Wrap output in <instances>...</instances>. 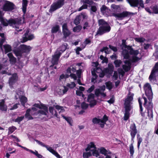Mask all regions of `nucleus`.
I'll list each match as a JSON object with an SVG mask.
<instances>
[{
    "instance_id": "obj_1",
    "label": "nucleus",
    "mask_w": 158,
    "mask_h": 158,
    "mask_svg": "<svg viewBox=\"0 0 158 158\" xmlns=\"http://www.w3.org/2000/svg\"><path fill=\"white\" fill-rule=\"evenodd\" d=\"M124 47L125 49L122 52L124 58L129 60L124 61L125 64L123 65V68L125 71H127L130 69L131 62H136L140 60L138 56L140 53L138 50H134L131 46L125 45Z\"/></svg>"
},
{
    "instance_id": "obj_2",
    "label": "nucleus",
    "mask_w": 158,
    "mask_h": 158,
    "mask_svg": "<svg viewBox=\"0 0 158 158\" xmlns=\"http://www.w3.org/2000/svg\"><path fill=\"white\" fill-rule=\"evenodd\" d=\"M99 27L97 31L96 35H101L104 33L109 32L110 27L109 24L103 19H99L98 21Z\"/></svg>"
},
{
    "instance_id": "obj_3",
    "label": "nucleus",
    "mask_w": 158,
    "mask_h": 158,
    "mask_svg": "<svg viewBox=\"0 0 158 158\" xmlns=\"http://www.w3.org/2000/svg\"><path fill=\"white\" fill-rule=\"evenodd\" d=\"M133 94H129L125 101V113L124 118L125 120H127L129 118V111L131 108V102L133 99Z\"/></svg>"
},
{
    "instance_id": "obj_4",
    "label": "nucleus",
    "mask_w": 158,
    "mask_h": 158,
    "mask_svg": "<svg viewBox=\"0 0 158 158\" xmlns=\"http://www.w3.org/2000/svg\"><path fill=\"white\" fill-rule=\"evenodd\" d=\"M1 23L4 26H7L8 24L11 26H15L16 28L19 27L18 26L21 23V20H19L18 19H10L7 20L6 19H4L3 17L2 19L0 20Z\"/></svg>"
},
{
    "instance_id": "obj_5",
    "label": "nucleus",
    "mask_w": 158,
    "mask_h": 158,
    "mask_svg": "<svg viewBox=\"0 0 158 158\" xmlns=\"http://www.w3.org/2000/svg\"><path fill=\"white\" fill-rule=\"evenodd\" d=\"M0 36L1 37V39H0V47L2 51H3L4 49V52L5 54H6L11 51V47L9 44H5L2 46L5 40L4 34L3 33H0Z\"/></svg>"
},
{
    "instance_id": "obj_6",
    "label": "nucleus",
    "mask_w": 158,
    "mask_h": 158,
    "mask_svg": "<svg viewBox=\"0 0 158 158\" xmlns=\"http://www.w3.org/2000/svg\"><path fill=\"white\" fill-rule=\"evenodd\" d=\"M1 2H2L3 4L2 9L4 11H11L15 8V5L9 1L3 0Z\"/></svg>"
},
{
    "instance_id": "obj_7",
    "label": "nucleus",
    "mask_w": 158,
    "mask_h": 158,
    "mask_svg": "<svg viewBox=\"0 0 158 158\" xmlns=\"http://www.w3.org/2000/svg\"><path fill=\"white\" fill-rule=\"evenodd\" d=\"M86 152L89 151L93 156L98 157L99 156L98 151L94 143L91 142L88 144L87 148L85 149Z\"/></svg>"
},
{
    "instance_id": "obj_8",
    "label": "nucleus",
    "mask_w": 158,
    "mask_h": 158,
    "mask_svg": "<svg viewBox=\"0 0 158 158\" xmlns=\"http://www.w3.org/2000/svg\"><path fill=\"white\" fill-rule=\"evenodd\" d=\"M108 119L107 117L105 115L101 119H98L97 118H94L92 119V122L94 124H99L101 127L103 128Z\"/></svg>"
},
{
    "instance_id": "obj_9",
    "label": "nucleus",
    "mask_w": 158,
    "mask_h": 158,
    "mask_svg": "<svg viewBox=\"0 0 158 158\" xmlns=\"http://www.w3.org/2000/svg\"><path fill=\"white\" fill-rule=\"evenodd\" d=\"M144 89L145 92L146 96L148 99H152L153 96V93L152 91V88L151 85L149 83L146 84L144 86Z\"/></svg>"
},
{
    "instance_id": "obj_10",
    "label": "nucleus",
    "mask_w": 158,
    "mask_h": 158,
    "mask_svg": "<svg viewBox=\"0 0 158 158\" xmlns=\"http://www.w3.org/2000/svg\"><path fill=\"white\" fill-rule=\"evenodd\" d=\"M64 0H59L52 3L51 6L49 11L53 12L60 8L64 4Z\"/></svg>"
},
{
    "instance_id": "obj_11",
    "label": "nucleus",
    "mask_w": 158,
    "mask_h": 158,
    "mask_svg": "<svg viewBox=\"0 0 158 158\" xmlns=\"http://www.w3.org/2000/svg\"><path fill=\"white\" fill-rule=\"evenodd\" d=\"M131 6L132 7H137L139 5L143 8L144 7L143 1L142 0H127Z\"/></svg>"
},
{
    "instance_id": "obj_12",
    "label": "nucleus",
    "mask_w": 158,
    "mask_h": 158,
    "mask_svg": "<svg viewBox=\"0 0 158 158\" xmlns=\"http://www.w3.org/2000/svg\"><path fill=\"white\" fill-rule=\"evenodd\" d=\"M131 14V13L128 12L124 11L122 13H113L112 14V16L119 19H122L123 18L127 17ZM132 14H133L132 13Z\"/></svg>"
},
{
    "instance_id": "obj_13",
    "label": "nucleus",
    "mask_w": 158,
    "mask_h": 158,
    "mask_svg": "<svg viewBox=\"0 0 158 158\" xmlns=\"http://www.w3.org/2000/svg\"><path fill=\"white\" fill-rule=\"evenodd\" d=\"M76 71V69L73 66H71L67 70V72L68 73L67 76H68L67 77H66V78L68 77L69 76H70L74 80H76L77 77L76 75L75 74L72 73H74Z\"/></svg>"
},
{
    "instance_id": "obj_14",
    "label": "nucleus",
    "mask_w": 158,
    "mask_h": 158,
    "mask_svg": "<svg viewBox=\"0 0 158 158\" xmlns=\"http://www.w3.org/2000/svg\"><path fill=\"white\" fill-rule=\"evenodd\" d=\"M156 73H158V62L155 64L154 69L152 71L149 76V78L150 81H152L155 80V75Z\"/></svg>"
},
{
    "instance_id": "obj_15",
    "label": "nucleus",
    "mask_w": 158,
    "mask_h": 158,
    "mask_svg": "<svg viewBox=\"0 0 158 158\" xmlns=\"http://www.w3.org/2000/svg\"><path fill=\"white\" fill-rule=\"evenodd\" d=\"M61 55V53H57L56 52L55 54L52 56L51 63L52 65L50 66V67H52L54 65L57 64H58V61Z\"/></svg>"
},
{
    "instance_id": "obj_16",
    "label": "nucleus",
    "mask_w": 158,
    "mask_h": 158,
    "mask_svg": "<svg viewBox=\"0 0 158 158\" xmlns=\"http://www.w3.org/2000/svg\"><path fill=\"white\" fill-rule=\"evenodd\" d=\"M130 131L131 137V140H133L137 133L136 127L134 123L131 124L130 126Z\"/></svg>"
},
{
    "instance_id": "obj_17",
    "label": "nucleus",
    "mask_w": 158,
    "mask_h": 158,
    "mask_svg": "<svg viewBox=\"0 0 158 158\" xmlns=\"http://www.w3.org/2000/svg\"><path fill=\"white\" fill-rule=\"evenodd\" d=\"M102 72V69L98 68L96 67L93 69V71L92 70L91 73L93 77L92 79V82H94V80L97 77L98 75L96 74V73H99Z\"/></svg>"
},
{
    "instance_id": "obj_18",
    "label": "nucleus",
    "mask_w": 158,
    "mask_h": 158,
    "mask_svg": "<svg viewBox=\"0 0 158 158\" xmlns=\"http://www.w3.org/2000/svg\"><path fill=\"white\" fill-rule=\"evenodd\" d=\"M100 10L102 13L105 16H108L110 15V10L105 5L102 6L100 8Z\"/></svg>"
},
{
    "instance_id": "obj_19",
    "label": "nucleus",
    "mask_w": 158,
    "mask_h": 158,
    "mask_svg": "<svg viewBox=\"0 0 158 158\" xmlns=\"http://www.w3.org/2000/svg\"><path fill=\"white\" fill-rule=\"evenodd\" d=\"M18 76L16 73L13 74L11 77L9 79V84L10 85H12L17 80Z\"/></svg>"
},
{
    "instance_id": "obj_20",
    "label": "nucleus",
    "mask_w": 158,
    "mask_h": 158,
    "mask_svg": "<svg viewBox=\"0 0 158 158\" xmlns=\"http://www.w3.org/2000/svg\"><path fill=\"white\" fill-rule=\"evenodd\" d=\"M29 31H27L24 35V36L23 37V42H25L27 40H31L34 38V36L33 35H28Z\"/></svg>"
},
{
    "instance_id": "obj_21",
    "label": "nucleus",
    "mask_w": 158,
    "mask_h": 158,
    "mask_svg": "<svg viewBox=\"0 0 158 158\" xmlns=\"http://www.w3.org/2000/svg\"><path fill=\"white\" fill-rule=\"evenodd\" d=\"M68 90V88L64 86L60 89L58 88L57 89L56 92L59 95H61L66 93Z\"/></svg>"
},
{
    "instance_id": "obj_22",
    "label": "nucleus",
    "mask_w": 158,
    "mask_h": 158,
    "mask_svg": "<svg viewBox=\"0 0 158 158\" xmlns=\"http://www.w3.org/2000/svg\"><path fill=\"white\" fill-rule=\"evenodd\" d=\"M67 46L68 45L67 44H64L57 49L56 52L57 53H60L61 55L62 53L64 52L66 49Z\"/></svg>"
},
{
    "instance_id": "obj_23",
    "label": "nucleus",
    "mask_w": 158,
    "mask_h": 158,
    "mask_svg": "<svg viewBox=\"0 0 158 158\" xmlns=\"http://www.w3.org/2000/svg\"><path fill=\"white\" fill-rule=\"evenodd\" d=\"M14 52L15 55L17 56L18 57V58H19V57H21L23 53L22 50L21 49L20 46L18 48L15 49L14 50Z\"/></svg>"
},
{
    "instance_id": "obj_24",
    "label": "nucleus",
    "mask_w": 158,
    "mask_h": 158,
    "mask_svg": "<svg viewBox=\"0 0 158 158\" xmlns=\"http://www.w3.org/2000/svg\"><path fill=\"white\" fill-rule=\"evenodd\" d=\"M7 109V107L5 104V101L4 99L0 100V110L2 111H6Z\"/></svg>"
},
{
    "instance_id": "obj_25",
    "label": "nucleus",
    "mask_w": 158,
    "mask_h": 158,
    "mask_svg": "<svg viewBox=\"0 0 158 158\" xmlns=\"http://www.w3.org/2000/svg\"><path fill=\"white\" fill-rule=\"evenodd\" d=\"M20 46L21 49L22 50L23 53L29 52L31 50V47L29 46L22 45Z\"/></svg>"
},
{
    "instance_id": "obj_26",
    "label": "nucleus",
    "mask_w": 158,
    "mask_h": 158,
    "mask_svg": "<svg viewBox=\"0 0 158 158\" xmlns=\"http://www.w3.org/2000/svg\"><path fill=\"white\" fill-rule=\"evenodd\" d=\"M48 113V109L46 106L43 107V109L39 110L38 112V114L40 115H46Z\"/></svg>"
},
{
    "instance_id": "obj_27",
    "label": "nucleus",
    "mask_w": 158,
    "mask_h": 158,
    "mask_svg": "<svg viewBox=\"0 0 158 158\" xmlns=\"http://www.w3.org/2000/svg\"><path fill=\"white\" fill-rule=\"evenodd\" d=\"M100 152L106 156H109L108 154L111 153L109 151L107 150L103 147L101 148L100 149Z\"/></svg>"
},
{
    "instance_id": "obj_28",
    "label": "nucleus",
    "mask_w": 158,
    "mask_h": 158,
    "mask_svg": "<svg viewBox=\"0 0 158 158\" xmlns=\"http://www.w3.org/2000/svg\"><path fill=\"white\" fill-rule=\"evenodd\" d=\"M30 109H28L26 111L25 114V118L27 119L28 120L32 119L33 117L31 116V113L30 112Z\"/></svg>"
},
{
    "instance_id": "obj_29",
    "label": "nucleus",
    "mask_w": 158,
    "mask_h": 158,
    "mask_svg": "<svg viewBox=\"0 0 158 158\" xmlns=\"http://www.w3.org/2000/svg\"><path fill=\"white\" fill-rule=\"evenodd\" d=\"M7 56L9 57L10 61L11 64H14L16 62V59L13 56L12 53H9L7 54Z\"/></svg>"
},
{
    "instance_id": "obj_30",
    "label": "nucleus",
    "mask_w": 158,
    "mask_h": 158,
    "mask_svg": "<svg viewBox=\"0 0 158 158\" xmlns=\"http://www.w3.org/2000/svg\"><path fill=\"white\" fill-rule=\"evenodd\" d=\"M28 1L27 0H23L22 2V10L24 13H25L27 9V7L28 4Z\"/></svg>"
},
{
    "instance_id": "obj_31",
    "label": "nucleus",
    "mask_w": 158,
    "mask_h": 158,
    "mask_svg": "<svg viewBox=\"0 0 158 158\" xmlns=\"http://www.w3.org/2000/svg\"><path fill=\"white\" fill-rule=\"evenodd\" d=\"M50 112L52 114L56 117H58V114L56 111L52 107H49V108Z\"/></svg>"
},
{
    "instance_id": "obj_32",
    "label": "nucleus",
    "mask_w": 158,
    "mask_h": 158,
    "mask_svg": "<svg viewBox=\"0 0 158 158\" xmlns=\"http://www.w3.org/2000/svg\"><path fill=\"white\" fill-rule=\"evenodd\" d=\"M20 99L21 104L23 106H24L25 103L27 102V98L24 96H21Z\"/></svg>"
},
{
    "instance_id": "obj_33",
    "label": "nucleus",
    "mask_w": 158,
    "mask_h": 158,
    "mask_svg": "<svg viewBox=\"0 0 158 158\" xmlns=\"http://www.w3.org/2000/svg\"><path fill=\"white\" fill-rule=\"evenodd\" d=\"M81 20V19L79 15L77 16L74 20V23L76 25H78L80 23Z\"/></svg>"
},
{
    "instance_id": "obj_34",
    "label": "nucleus",
    "mask_w": 158,
    "mask_h": 158,
    "mask_svg": "<svg viewBox=\"0 0 158 158\" xmlns=\"http://www.w3.org/2000/svg\"><path fill=\"white\" fill-rule=\"evenodd\" d=\"M94 94H89L88 96L87 101L89 102H92V101L94 100Z\"/></svg>"
},
{
    "instance_id": "obj_35",
    "label": "nucleus",
    "mask_w": 158,
    "mask_h": 158,
    "mask_svg": "<svg viewBox=\"0 0 158 158\" xmlns=\"http://www.w3.org/2000/svg\"><path fill=\"white\" fill-rule=\"evenodd\" d=\"M111 7L114 10V11H118L120 10V7L119 6H117L114 4H112L111 6Z\"/></svg>"
},
{
    "instance_id": "obj_36",
    "label": "nucleus",
    "mask_w": 158,
    "mask_h": 158,
    "mask_svg": "<svg viewBox=\"0 0 158 158\" xmlns=\"http://www.w3.org/2000/svg\"><path fill=\"white\" fill-rule=\"evenodd\" d=\"M30 152L35 155L38 158H42V156L40 154H39L38 152L36 150H35V151H33L32 150H31Z\"/></svg>"
},
{
    "instance_id": "obj_37",
    "label": "nucleus",
    "mask_w": 158,
    "mask_h": 158,
    "mask_svg": "<svg viewBox=\"0 0 158 158\" xmlns=\"http://www.w3.org/2000/svg\"><path fill=\"white\" fill-rule=\"evenodd\" d=\"M129 152L131 156H133L134 152V149L133 146V143H131L130 145Z\"/></svg>"
},
{
    "instance_id": "obj_38",
    "label": "nucleus",
    "mask_w": 158,
    "mask_h": 158,
    "mask_svg": "<svg viewBox=\"0 0 158 158\" xmlns=\"http://www.w3.org/2000/svg\"><path fill=\"white\" fill-rule=\"evenodd\" d=\"M106 88L109 90H110L112 88V83L110 81L106 82L105 83Z\"/></svg>"
},
{
    "instance_id": "obj_39",
    "label": "nucleus",
    "mask_w": 158,
    "mask_h": 158,
    "mask_svg": "<svg viewBox=\"0 0 158 158\" xmlns=\"http://www.w3.org/2000/svg\"><path fill=\"white\" fill-rule=\"evenodd\" d=\"M82 27V26H81V25H78L73 28V31L74 32H79L81 29Z\"/></svg>"
},
{
    "instance_id": "obj_40",
    "label": "nucleus",
    "mask_w": 158,
    "mask_h": 158,
    "mask_svg": "<svg viewBox=\"0 0 158 158\" xmlns=\"http://www.w3.org/2000/svg\"><path fill=\"white\" fill-rule=\"evenodd\" d=\"M62 32L65 38L68 36L70 34V32L68 29L62 31Z\"/></svg>"
},
{
    "instance_id": "obj_41",
    "label": "nucleus",
    "mask_w": 158,
    "mask_h": 158,
    "mask_svg": "<svg viewBox=\"0 0 158 158\" xmlns=\"http://www.w3.org/2000/svg\"><path fill=\"white\" fill-rule=\"evenodd\" d=\"M92 154L90 152H85L83 153V157L84 158H88L91 156Z\"/></svg>"
},
{
    "instance_id": "obj_42",
    "label": "nucleus",
    "mask_w": 158,
    "mask_h": 158,
    "mask_svg": "<svg viewBox=\"0 0 158 158\" xmlns=\"http://www.w3.org/2000/svg\"><path fill=\"white\" fill-rule=\"evenodd\" d=\"M122 61L120 60H117L114 61V63L116 67H119L122 63Z\"/></svg>"
},
{
    "instance_id": "obj_43",
    "label": "nucleus",
    "mask_w": 158,
    "mask_h": 158,
    "mask_svg": "<svg viewBox=\"0 0 158 158\" xmlns=\"http://www.w3.org/2000/svg\"><path fill=\"white\" fill-rule=\"evenodd\" d=\"M16 129V127L14 126L9 127L8 129V134H10L13 133Z\"/></svg>"
},
{
    "instance_id": "obj_44",
    "label": "nucleus",
    "mask_w": 158,
    "mask_h": 158,
    "mask_svg": "<svg viewBox=\"0 0 158 158\" xmlns=\"http://www.w3.org/2000/svg\"><path fill=\"white\" fill-rule=\"evenodd\" d=\"M63 117L64 119L70 125H72V120L71 118L70 117H66L63 116Z\"/></svg>"
},
{
    "instance_id": "obj_45",
    "label": "nucleus",
    "mask_w": 158,
    "mask_h": 158,
    "mask_svg": "<svg viewBox=\"0 0 158 158\" xmlns=\"http://www.w3.org/2000/svg\"><path fill=\"white\" fill-rule=\"evenodd\" d=\"M152 99H150V100H149L148 105L147 107L148 110H152V108H153V104L151 102Z\"/></svg>"
},
{
    "instance_id": "obj_46",
    "label": "nucleus",
    "mask_w": 158,
    "mask_h": 158,
    "mask_svg": "<svg viewBox=\"0 0 158 158\" xmlns=\"http://www.w3.org/2000/svg\"><path fill=\"white\" fill-rule=\"evenodd\" d=\"M59 27L58 26H56L53 27L52 29L51 32L52 33H56L59 30Z\"/></svg>"
},
{
    "instance_id": "obj_47",
    "label": "nucleus",
    "mask_w": 158,
    "mask_h": 158,
    "mask_svg": "<svg viewBox=\"0 0 158 158\" xmlns=\"http://www.w3.org/2000/svg\"><path fill=\"white\" fill-rule=\"evenodd\" d=\"M37 109L35 107H32L30 109V112L32 115H36V112L37 110Z\"/></svg>"
},
{
    "instance_id": "obj_48",
    "label": "nucleus",
    "mask_w": 158,
    "mask_h": 158,
    "mask_svg": "<svg viewBox=\"0 0 158 158\" xmlns=\"http://www.w3.org/2000/svg\"><path fill=\"white\" fill-rule=\"evenodd\" d=\"M148 116L150 119L151 120L152 119L153 115L152 114V110H148Z\"/></svg>"
},
{
    "instance_id": "obj_49",
    "label": "nucleus",
    "mask_w": 158,
    "mask_h": 158,
    "mask_svg": "<svg viewBox=\"0 0 158 158\" xmlns=\"http://www.w3.org/2000/svg\"><path fill=\"white\" fill-rule=\"evenodd\" d=\"M55 108L57 110H60V112H63L64 111V110L63 107L59 106L56 105L55 106Z\"/></svg>"
},
{
    "instance_id": "obj_50",
    "label": "nucleus",
    "mask_w": 158,
    "mask_h": 158,
    "mask_svg": "<svg viewBox=\"0 0 158 158\" xmlns=\"http://www.w3.org/2000/svg\"><path fill=\"white\" fill-rule=\"evenodd\" d=\"M102 92L99 89H95V94L97 96H98L101 94Z\"/></svg>"
},
{
    "instance_id": "obj_51",
    "label": "nucleus",
    "mask_w": 158,
    "mask_h": 158,
    "mask_svg": "<svg viewBox=\"0 0 158 158\" xmlns=\"http://www.w3.org/2000/svg\"><path fill=\"white\" fill-rule=\"evenodd\" d=\"M79 15L81 19L82 18L84 19H87L88 18V16L86 13H82Z\"/></svg>"
},
{
    "instance_id": "obj_52",
    "label": "nucleus",
    "mask_w": 158,
    "mask_h": 158,
    "mask_svg": "<svg viewBox=\"0 0 158 158\" xmlns=\"http://www.w3.org/2000/svg\"><path fill=\"white\" fill-rule=\"evenodd\" d=\"M101 51L102 52L104 51L107 54L110 53V51L109 50V48L107 47H103Z\"/></svg>"
},
{
    "instance_id": "obj_53",
    "label": "nucleus",
    "mask_w": 158,
    "mask_h": 158,
    "mask_svg": "<svg viewBox=\"0 0 158 158\" xmlns=\"http://www.w3.org/2000/svg\"><path fill=\"white\" fill-rule=\"evenodd\" d=\"M135 40L138 42L142 43L144 42L145 40L144 38L141 37L135 38Z\"/></svg>"
},
{
    "instance_id": "obj_54",
    "label": "nucleus",
    "mask_w": 158,
    "mask_h": 158,
    "mask_svg": "<svg viewBox=\"0 0 158 158\" xmlns=\"http://www.w3.org/2000/svg\"><path fill=\"white\" fill-rule=\"evenodd\" d=\"M138 139V148H139V147L140 145V144L142 141V139L140 137L139 135V134H138L137 135Z\"/></svg>"
},
{
    "instance_id": "obj_55",
    "label": "nucleus",
    "mask_w": 158,
    "mask_h": 158,
    "mask_svg": "<svg viewBox=\"0 0 158 158\" xmlns=\"http://www.w3.org/2000/svg\"><path fill=\"white\" fill-rule=\"evenodd\" d=\"M67 86L70 88H73L76 85L74 82H72L70 83L67 84Z\"/></svg>"
},
{
    "instance_id": "obj_56",
    "label": "nucleus",
    "mask_w": 158,
    "mask_h": 158,
    "mask_svg": "<svg viewBox=\"0 0 158 158\" xmlns=\"http://www.w3.org/2000/svg\"><path fill=\"white\" fill-rule=\"evenodd\" d=\"M152 10L153 12L156 14L158 13V6L155 5L152 8Z\"/></svg>"
},
{
    "instance_id": "obj_57",
    "label": "nucleus",
    "mask_w": 158,
    "mask_h": 158,
    "mask_svg": "<svg viewBox=\"0 0 158 158\" xmlns=\"http://www.w3.org/2000/svg\"><path fill=\"white\" fill-rule=\"evenodd\" d=\"M47 150H48L50 152L52 153V154H53V153L55 152L56 151L54 150L51 147H49L48 146H46V147H45Z\"/></svg>"
},
{
    "instance_id": "obj_58",
    "label": "nucleus",
    "mask_w": 158,
    "mask_h": 158,
    "mask_svg": "<svg viewBox=\"0 0 158 158\" xmlns=\"http://www.w3.org/2000/svg\"><path fill=\"white\" fill-rule=\"evenodd\" d=\"M83 1L84 3L90 5H92L94 4V2L92 0H83Z\"/></svg>"
},
{
    "instance_id": "obj_59",
    "label": "nucleus",
    "mask_w": 158,
    "mask_h": 158,
    "mask_svg": "<svg viewBox=\"0 0 158 158\" xmlns=\"http://www.w3.org/2000/svg\"><path fill=\"white\" fill-rule=\"evenodd\" d=\"M76 94L77 95L79 96H82V97L85 99V95L83 94V93L80 91L79 90H77L76 91Z\"/></svg>"
},
{
    "instance_id": "obj_60",
    "label": "nucleus",
    "mask_w": 158,
    "mask_h": 158,
    "mask_svg": "<svg viewBox=\"0 0 158 158\" xmlns=\"http://www.w3.org/2000/svg\"><path fill=\"white\" fill-rule=\"evenodd\" d=\"M24 118V116L19 117L15 119V122L19 123L23 120Z\"/></svg>"
},
{
    "instance_id": "obj_61",
    "label": "nucleus",
    "mask_w": 158,
    "mask_h": 158,
    "mask_svg": "<svg viewBox=\"0 0 158 158\" xmlns=\"http://www.w3.org/2000/svg\"><path fill=\"white\" fill-rule=\"evenodd\" d=\"M82 108L83 109H86L88 107V105L84 102H83L81 105Z\"/></svg>"
},
{
    "instance_id": "obj_62",
    "label": "nucleus",
    "mask_w": 158,
    "mask_h": 158,
    "mask_svg": "<svg viewBox=\"0 0 158 158\" xmlns=\"http://www.w3.org/2000/svg\"><path fill=\"white\" fill-rule=\"evenodd\" d=\"M62 31H64V30H68V27H67V25L66 23H64L62 25Z\"/></svg>"
},
{
    "instance_id": "obj_63",
    "label": "nucleus",
    "mask_w": 158,
    "mask_h": 158,
    "mask_svg": "<svg viewBox=\"0 0 158 158\" xmlns=\"http://www.w3.org/2000/svg\"><path fill=\"white\" fill-rule=\"evenodd\" d=\"M153 55L155 56L156 58H158V47H156V52L153 54Z\"/></svg>"
},
{
    "instance_id": "obj_64",
    "label": "nucleus",
    "mask_w": 158,
    "mask_h": 158,
    "mask_svg": "<svg viewBox=\"0 0 158 158\" xmlns=\"http://www.w3.org/2000/svg\"><path fill=\"white\" fill-rule=\"evenodd\" d=\"M87 7V5L86 4H84L81 7L78 9V11H80L83 9H86Z\"/></svg>"
}]
</instances>
